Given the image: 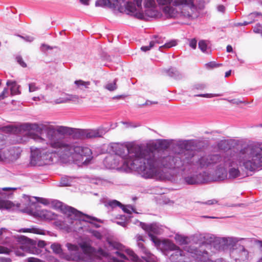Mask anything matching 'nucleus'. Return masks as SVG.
<instances>
[{
    "label": "nucleus",
    "instance_id": "36",
    "mask_svg": "<svg viewBox=\"0 0 262 262\" xmlns=\"http://www.w3.org/2000/svg\"><path fill=\"white\" fill-rule=\"evenodd\" d=\"M150 42H154V47L155 46L156 44H161L163 43L162 39L158 36H155L154 38L152 39V40L150 41Z\"/></svg>",
    "mask_w": 262,
    "mask_h": 262
},
{
    "label": "nucleus",
    "instance_id": "57",
    "mask_svg": "<svg viewBox=\"0 0 262 262\" xmlns=\"http://www.w3.org/2000/svg\"><path fill=\"white\" fill-rule=\"evenodd\" d=\"M217 10L219 11L224 12L225 10V8L223 5H220L217 7Z\"/></svg>",
    "mask_w": 262,
    "mask_h": 262
},
{
    "label": "nucleus",
    "instance_id": "29",
    "mask_svg": "<svg viewBox=\"0 0 262 262\" xmlns=\"http://www.w3.org/2000/svg\"><path fill=\"white\" fill-rule=\"evenodd\" d=\"M117 79H115L113 82H110L105 85V88L110 91H114L117 88Z\"/></svg>",
    "mask_w": 262,
    "mask_h": 262
},
{
    "label": "nucleus",
    "instance_id": "39",
    "mask_svg": "<svg viewBox=\"0 0 262 262\" xmlns=\"http://www.w3.org/2000/svg\"><path fill=\"white\" fill-rule=\"evenodd\" d=\"M121 208H122V210H123V211L124 212L128 213V214H131L132 210H133V208L132 207V206H130V205H127L126 206H124L122 205V207Z\"/></svg>",
    "mask_w": 262,
    "mask_h": 262
},
{
    "label": "nucleus",
    "instance_id": "43",
    "mask_svg": "<svg viewBox=\"0 0 262 262\" xmlns=\"http://www.w3.org/2000/svg\"><path fill=\"white\" fill-rule=\"evenodd\" d=\"M172 0H157L159 5H167L170 4Z\"/></svg>",
    "mask_w": 262,
    "mask_h": 262
},
{
    "label": "nucleus",
    "instance_id": "48",
    "mask_svg": "<svg viewBox=\"0 0 262 262\" xmlns=\"http://www.w3.org/2000/svg\"><path fill=\"white\" fill-rule=\"evenodd\" d=\"M217 202H218L217 200H216L215 199H213V200H208V201L204 203V204H205L206 205H210L216 204V203H217Z\"/></svg>",
    "mask_w": 262,
    "mask_h": 262
},
{
    "label": "nucleus",
    "instance_id": "32",
    "mask_svg": "<svg viewBox=\"0 0 262 262\" xmlns=\"http://www.w3.org/2000/svg\"><path fill=\"white\" fill-rule=\"evenodd\" d=\"M176 239L181 244H187L188 243V237L183 236L181 235H177Z\"/></svg>",
    "mask_w": 262,
    "mask_h": 262
},
{
    "label": "nucleus",
    "instance_id": "37",
    "mask_svg": "<svg viewBox=\"0 0 262 262\" xmlns=\"http://www.w3.org/2000/svg\"><path fill=\"white\" fill-rule=\"evenodd\" d=\"M221 65V64H216L214 61H211L206 63L205 66L207 69H210L220 67Z\"/></svg>",
    "mask_w": 262,
    "mask_h": 262
},
{
    "label": "nucleus",
    "instance_id": "33",
    "mask_svg": "<svg viewBox=\"0 0 262 262\" xmlns=\"http://www.w3.org/2000/svg\"><path fill=\"white\" fill-rule=\"evenodd\" d=\"M222 95L221 94H197L194 95L195 97H205V98H212L213 97H217L220 96Z\"/></svg>",
    "mask_w": 262,
    "mask_h": 262
},
{
    "label": "nucleus",
    "instance_id": "61",
    "mask_svg": "<svg viewBox=\"0 0 262 262\" xmlns=\"http://www.w3.org/2000/svg\"><path fill=\"white\" fill-rule=\"evenodd\" d=\"M80 2L84 5H89L90 0H80Z\"/></svg>",
    "mask_w": 262,
    "mask_h": 262
},
{
    "label": "nucleus",
    "instance_id": "50",
    "mask_svg": "<svg viewBox=\"0 0 262 262\" xmlns=\"http://www.w3.org/2000/svg\"><path fill=\"white\" fill-rule=\"evenodd\" d=\"M116 254L119 257H120L122 259H128L126 256L123 253L119 252V251H116Z\"/></svg>",
    "mask_w": 262,
    "mask_h": 262
},
{
    "label": "nucleus",
    "instance_id": "18",
    "mask_svg": "<svg viewBox=\"0 0 262 262\" xmlns=\"http://www.w3.org/2000/svg\"><path fill=\"white\" fill-rule=\"evenodd\" d=\"M164 244L167 247V248L170 250H174V255L176 256H183V251L181 250L177 246L171 242L169 240H166L164 241Z\"/></svg>",
    "mask_w": 262,
    "mask_h": 262
},
{
    "label": "nucleus",
    "instance_id": "6",
    "mask_svg": "<svg viewBox=\"0 0 262 262\" xmlns=\"http://www.w3.org/2000/svg\"><path fill=\"white\" fill-rule=\"evenodd\" d=\"M163 12L167 18H182L192 20L200 14L194 0H174L172 5L164 7Z\"/></svg>",
    "mask_w": 262,
    "mask_h": 262
},
{
    "label": "nucleus",
    "instance_id": "4",
    "mask_svg": "<svg viewBox=\"0 0 262 262\" xmlns=\"http://www.w3.org/2000/svg\"><path fill=\"white\" fill-rule=\"evenodd\" d=\"M178 146L180 148V152L176 153L174 155L165 156L164 154L160 155V151L157 150V145L156 144L155 149L150 150L147 154L151 156L152 169H158L160 173H156L151 177L144 178L161 179L163 177V167L169 168H179L186 164H192L193 161L192 159L194 157L195 153L193 143L190 141H180L178 143Z\"/></svg>",
    "mask_w": 262,
    "mask_h": 262
},
{
    "label": "nucleus",
    "instance_id": "19",
    "mask_svg": "<svg viewBox=\"0 0 262 262\" xmlns=\"http://www.w3.org/2000/svg\"><path fill=\"white\" fill-rule=\"evenodd\" d=\"M235 252L239 253V258L240 260L243 261H246L248 260L249 257V251L244 246H239V249L237 250Z\"/></svg>",
    "mask_w": 262,
    "mask_h": 262
},
{
    "label": "nucleus",
    "instance_id": "23",
    "mask_svg": "<svg viewBox=\"0 0 262 262\" xmlns=\"http://www.w3.org/2000/svg\"><path fill=\"white\" fill-rule=\"evenodd\" d=\"M74 84L76 85L77 89L84 90V89L89 88V86L90 85V82L84 81L82 80H77L74 81Z\"/></svg>",
    "mask_w": 262,
    "mask_h": 262
},
{
    "label": "nucleus",
    "instance_id": "22",
    "mask_svg": "<svg viewBox=\"0 0 262 262\" xmlns=\"http://www.w3.org/2000/svg\"><path fill=\"white\" fill-rule=\"evenodd\" d=\"M155 144L157 145V150L160 151V155L163 154V150L167 149L170 146L169 142L166 140L160 141L158 144Z\"/></svg>",
    "mask_w": 262,
    "mask_h": 262
},
{
    "label": "nucleus",
    "instance_id": "51",
    "mask_svg": "<svg viewBox=\"0 0 262 262\" xmlns=\"http://www.w3.org/2000/svg\"><path fill=\"white\" fill-rule=\"evenodd\" d=\"M229 101L230 103H232L233 104H239L240 103H243V101H242L238 99H232V100H229Z\"/></svg>",
    "mask_w": 262,
    "mask_h": 262
},
{
    "label": "nucleus",
    "instance_id": "1",
    "mask_svg": "<svg viewBox=\"0 0 262 262\" xmlns=\"http://www.w3.org/2000/svg\"><path fill=\"white\" fill-rule=\"evenodd\" d=\"M27 131V135L36 142L46 144L52 148L49 154L47 151L39 150L31 152V162L37 164L53 162L57 157L63 162H74L79 164L81 161L87 165L92 159V152L88 147L83 146L77 142H69L57 138V134L62 136H72L75 139H85V129L72 128L64 126H54L50 124L26 123L21 126Z\"/></svg>",
    "mask_w": 262,
    "mask_h": 262
},
{
    "label": "nucleus",
    "instance_id": "5",
    "mask_svg": "<svg viewBox=\"0 0 262 262\" xmlns=\"http://www.w3.org/2000/svg\"><path fill=\"white\" fill-rule=\"evenodd\" d=\"M121 0H97L96 6H106L111 8L117 9L120 12L133 15L140 19H147L148 17L158 18L160 13L158 10L155 0H144V10L142 8V0H133L126 3L125 7L121 6Z\"/></svg>",
    "mask_w": 262,
    "mask_h": 262
},
{
    "label": "nucleus",
    "instance_id": "25",
    "mask_svg": "<svg viewBox=\"0 0 262 262\" xmlns=\"http://www.w3.org/2000/svg\"><path fill=\"white\" fill-rule=\"evenodd\" d=\"M206 84L204 83H196L191 86L190 90L193 92L195 91H203L206 89Z\"/></svg>",
    "mask_w": 262,
    "mask_h": 262
},
{
    "label": "nucleus",
    "instance_id": "2",
    "mask_svg": "<svg viewBox=\"0 0 262 262\" xmlns=\"http://www.w3.org/2000/svg\"><path fill=\"white\" fill-rule=\"evenodd\" d=\"M199 163L202 168L216 164V176L220 180L227 178L226 168L229 167V178L235 179L240 176L239 167L243 166L251 171L262 168V143L249 144L238 153L203 157L199 160Z\"/></svg>",
    "mask_w": 262,
    "mask_h": 262
},
{
    "label": "nucleus",
    "instance_id": "47",
    "mask_svg": "<svg viewBox=\"0 0 262 262\" xmlns=\"http://www.w3.org/2000/svg\"><path fill=\"white\" fill-rule=\"evenodd\" d=\"M10 250L6 247L0 246V253H9Z\"/></svg>",
    "mask_w": 262,
    "mask_h": 262
},
{
    "label": "nucleus",
    "instance_id": "9",
    "mask_svg": "<svg viewBox=\"0 0 262 262\" xmlns=\"http://www.w3.org/2000/svg\"><path fill=\"white\" fill-rule=\"evenodd\" d=\"M64 211L65 213L68 214L66 222L70 224H72L73 222L72 221H69V220L76 221L78 219H82L83 221L86 222H90L89 220H92L93 221L97 220L95 217L84 214L80 211H79L75 208L70 206H65Z\"/></svg>",
    "mask_w": 262,
    "mask_h": 262
},
{
    "label": "nucleus",
    "instance_id": "60",
    "mask_svg": "<svg viewBox=\"0 0 262 262\" xmlns=\"http://www.w3.org/2000/svg\"><path fill=\"white\" fill-rule=\"evenodd\" d=\"M98 252L102 256H106L107 255L106 252L103 251L102 249H99Z\"/></svg>",
    "mask_w": 262,
    "mask_h": 262
},
{
    "label": "nucleus",
    "instance_id": "30",
    "mask_svg": "<svg viewBox=\"0 0 262 262\" xmlns=\"http://www.w3.org/2000/svg\"><path fill=\"white\" fill-rule=\"evenodd\" d=\"M126 253L130 258V260L137 262L139 260L138 257L137 255L131 250L127 249L126 250Z\"/></svg>",
    "mask_w": 262,
    "mask_h": 262
},
{
    "label": "nucleus",
    "instance_id": "41",
    "mask_svg": "<svg viewBox=\"0 0 262 262\" xmlns=\"http://www.w3.org/2000/svg\"><path fill=\"white\" fill-rule=\"evenodd\" d=\"M17 62L23 68L27 67V64L24 61L22 57L20 56H17L16 57Z\"/></svg>",
    "mask_w": 262,
    "mask_h": 262
},
{
    "label": "nucleus",
    "instance_id": "44",
    "mask_svg": "<svg viewBox=\"0 0 262 262\" xmlns=\"http://www.w3.org/2000/svg\"><path fill=\"white\" fill-rule=\"evenodd\" d=\"M33 199L36 200V201H38L40 202L42 204H48V201L47 200L45 199H43L39 197H33Z\"/></svg>",
    "mask_w": 262,
    "mask_h": 262
},
{
    "label": "nucleus",
    "instance_id": "34",
    "mask_svg": "<svg viewBox=\"0 0 262 262\" xmlns=\"http://www.w3.org/2000/svg\"><path fill=\"white\" fill-rule=\"evenodd\" d=\"M8 234L9 232L6 228H1L0 229V239L7 238Z\"/></svg>",
    "mask_w": 262,
    "mask_h": 262
},
{
    "label": "nucleus",
    "instance_id": "59",
    "mask_svg": "<svg viewBox=\"0 0 262 262\" xmlns=\"http://www.w3.org/2000/svg\"><path fill=\"white\" fill-rule=\"evenodd\" d=\"M136 238H137V242H144V239H143V237L142 235H137L136 236Z\"/></svg>",
    "mask_w": 262,
    "mask_h": 262
},
{
    "label": "nucleus",
    "instance_id": "35",
    "mask_svg": "<svg viewBox=\"0 0 262 262\" xmlns=\"http://www.w3.org/2000/svg\"><path fill=\"white\" fill-rule=\"evenodd\" d=\"M258 16H262V14L259 12L251 13L248 16V20L254 19L255 21L256 20L255 18Z\"/></svg>",
    "mask_w": 262,
    "mask_h": 262
},
{
    "label": "nucleus",
    "instance_id": "58",
    "mask_svg": "<svg viewBox=\"0 0 262 262\" xmlns=\"http://www.w3.org/2000/svg\"><path fill=\"white\" fill-rule=\"evenodd\" d=\"M45 245H46V243L43 241H40L38 243V246L40 247V248L44 247L45 246Z\"/></svg>",
    "mask_w": 262,
    "mask_h": 262
},
{
    "label": "nucleus",
    "instance_id": "15",
    "mask_svg": "<svg viewBox=\"0 0 262 262\" xmlns=\"http://www.w3.org/2000/svg\"><path fill=\"white\" fill-rule=\"evenodd\" d=\"M104 134V132L101 128L96 129H85V139L101 137Z\"/></svg>",
    "mask_w": 262,
    "mask_h": 262
},
{
    "label": "nucleus",
    "instance_id": "45",
    "mask_svg": "<svg viewBox=\"0 0 262 262\" xmlns=\"http://www.w3.org/2000/svg\"><path fill=\"white\" fill-rule=\"evenodd\" d=\"M254 21H255V20L254 19H252V20H248V21H244V22L243 23H237L236 24V26H246V25H248L250 24H251L252 23H253Z\"/></svg>",
    "mask_w": 262,
    "mask_h": 262
},
{
    "label": "nucleus",
    "instance_id": "10",
    "mask_svg": "<svg viewBox=\"0 0 262 262\" xmlns=\"http://www.w3.org/2000/svg\"><path fill=\"white\" fill-rule=\"evenodd\" d=\"M142 227L148 233L149 236L150 237L151 240L155 245H158L160 244V242L159 239L154 235V234H160V229L156 224L147 225L143 224Z\"/></svg>",
    "mask_w": 262,
    "mask_h": 262
},
{
    "label": "nucleus",
    "instance_id": "52",
    "mask_svg": "<svg viewBox=\"0 0 262 262\" xmlns=\"http://www.w3.org/2000/svg\"><path fill=\"white\" fill-rule=\"evenodd\" d=\"M11 260L10 258L0 257V262H11Z\"/></svg>",
    "mask_w": 262,
    "mask_h": 262
},
{
    "label": "nucleus",
    "instance_id": "40",
    "mask_svg": "<svg viewBox=\"0 0 262 262\" xmlns=\"http://www.w3.org/2000/svg\"><path fill=\"white\" fill-rule=\"evenodd\" d=\"M152 48H154V42L150 41L149 46H142L141 50L143 52H146L149 51Z\"/></svg>",
    "mask_w": 262,
    "mask_h": 262
},
{
    "label": "nucleus",
    "instance_id": "24",
    "mask_svg": "<svg viewBox=\"0 0 262 262\" xmlns=\"http://www.w3.org/2000/svg\"><path fill=\"white\" fill-rule=\"evenodd\" d=\"M177 45L176 40H171L170 41L166 42L164 45L159 47V50L161 52L163 51V49H169L172 47H174Z\"/></svg>",
    "mask_w": 262,
    "mask_h": 262
},
{
    "label": "nucleus",
    "instance_id": "3",
    "mask_svg": "<svg viewBox=\"0 0 262 262\" xmlns=\"http://www.w3.org/2000/svg\"><path fill=\"white\" fill-rule=\"evenodd\" d=\"M155 148L156 145L142 147L134 143H128L118 146L116 154L122 158L123 165L127 168L138 171L143 177H149L160 173L158 169H152L151 156L147 155Z\"/></svg>",
    "mask_w": 262,
    "mask_h": 262
},
{
    "label": "nucleus",
    "instance_id": "13",
    "mask_svg": "<svg viewBox=\"0 0 262 262\" xmlns=\"http://www.w3.org/2000/svg\"><path fill=\"white\" fill-rule=\"evenodd\" d=\"M20 250H17L15 251L16 255L18 256H23L25 255L24 252H28L29 253L33 254H39L41 252V250L36 247L28 248L26 246L19 245Z\"/></svg>",
    "mask_w": 262,
    "mask_h": 262
},
{
    "label": "nucleus",
    "instance_id": "31",
    "mask_svg": "<svg viewBox=\"0 0 262 262\" xmlns=\"http://www.w3.org/2000/svg\"><path fill=\"white\" fill-rule=\"evenodd\" d=\"M199 48L203 52H205L207 49L206 41L204 40H200L199 42Z\"/></svg>",
    "mask_w": 262,
    "mask_h": 262
},
{
    "label": "nucleus",
    "instance_id": "53",
    "mask_svg": "<svg viewBox=\"0 0 262 262\" xmlns=\"http://www.w3.org/2000/svg\"><path fill=\"white\" fill-rule=\"evenodd\" d=\"M52 49V47H51L47 45H45V44L42 45V46L41 47V49L43 51L48 50V49Z\"/></svg>",
    "mask_w": 262,
    "mask_h": 262
},
{
    "label": "nucleus",
    "instance_id": "64",
    "mask_svg": "<svg viewBox=\"0 0 262 262\" xmlns=\"http://www.w3.org/2000/svg\"><path fill=\"white\" fill-rule=\"evenodd\" d=\"M61 184L62 186H67L68 185V183L66 182V181H64L63 180L61 182Z\"/></svg>",
    "mask_w": 262,
    "mask_h": 262
},
{
    "label": "nucleus",
    "instance_id": "55",
    "mask_svg": "<svg viewBox=\"0 0 262 262\" xmlns=\"http://www.w3.org/2000/svg\"><path fill=\"white\" fill-rule=\"evenodd\" d=\"M17 189L15 187H4L2 188L3 191H14Z\"/></svg>",
    "mask_w": 262,
    "mask_h": 262
},
{
    "label": "nucleus",
    "instance_id": "11",
    "mask_svg": "<svg viewBox=\"0 0 262 262\" xmlns=\"http://www.w3.org/2000/svg\"><path fill=\"white\" fill-rule=\"evenodd\" d=\"M80 97L77 95H72L69 94H64V97H60L55 100V103L56 104L67 103L70 101L74 103H79L81 101Z\"/></svg>",
    "mask_w": 262,
    "mask_h": 262
},
{
    "label": "nucleus",
    "instance_id": "8",
    "mask_svg": "<svg viewBox=\"0 0 262 262\" xmlns=\"http://www.w3.org/2000/svg\"><path fill=\"white\" fill-rule=\"evenodd\" d=\"M23 198L25 202V203L23 204V206H21V204L20 203H17L15 205L10 201L0 200V209H8L16 206L17 208H21L20 209L21 212H26L28 214H32L33 213L32 207L35 205L37 201H36L33 198L31 199L29 196L26 195H24Z\"/></svg>",
    "mask_w": 262,
    "mask_h": 262
},
{
    "label": "nucleus",
    "instance_id": "12",
    "mask_svg": "<svg viewBox=\"0 0 262 262\" xmlns=\"http://www.w3.org/2000/svg\"><path fill=\"white\" fill-rule=\"evenodd\" d=\"M137 245L140 251L143 254L142 257L146 262H156L155 256L146 248L143 242H137Z\"/></svg>",
    "mask_w": 262,
    "mask_h": 262
},
{
    "label": "nucleus",
    "instance_id": "42",
    "mask_svg": "<svg viewBox=\"0 0 262 262\" xmlns=\"http://www.w3.org/2000/svg\"><path fill=\"white\" fill-rule=\"evenodd\" d=\"M39 89V88L36 85L35 83H31L29 84V91L30 92L36 91Z\"/></svg>",
    "mask_w": 262,
    "mask_h": 262
},
{
    "label": "nucleus",
    "instance_id": "28",
    "mask_svg": "<svg viewBox=\"0 0 262 262\" xmlns=\"http://www.w3.org/2000/svg\"><path fill=\"white\" fill-rule=\"evenodd\" d=\"M105 206L107 207H110L112 208H114L117 206L122 207V204L120 202L114 200L106 202Z\"/></svg>",
    "mask_w": 262,
    "mask_h": 262
},
{
    "label": "nucleus",
    "instance_id": "26",
    "mask_svg": "<svg viewBox=\"0 0 262 262\" xmlns=\"http://www.w3.org/2000/svg\"><path fill=\"white\" fill-rule=\"evenodd\" d=\"M21 230L24 232H31L38 234H45V231L37 228H25Z\"/></svg>",
    "mask_w": 262,
    "mask_h": 262
},
{
    "label": "nucleus",
    "instance_id": "20",
    "mask_svg": "<svg viewBox=\"0 0 262 262\" xmlns=\"http://www.w3.org/2000/svg\"><path fill=\"white\" fill-rule=\"evenodd\" d=\"M7 85L10 87L12 95H17L20 93L19 90V86L17 85L15 81H8L7 82Z\"/></svg>",
    "mask_w": 262,
    "mask_h": 262
},
{
    "label": "nucleus",
    "instance_id": "63",
    "mask_svg": "<svg viewBox=\"0 0 262 262\" xmlns=\"http://www.w3.org/2000/svg\"><path fill=\"white\" fill-rule=\"evenodd\" d=\"M231 70H229V71L226 72L225 73V77H227L231 75Z\"/></svg>",
    "mask_w": 262,
    "mask_h": 262
},
{
    "label": "nucleus",
    "instance_id": "27",
    "mask_svg": "<svg viewBox=\"0 0 262 262\" xmlns=\"http://www.w3.org/2000/svg\"><path fill=\"white\" fill-rule=\"evenodd\" d=\"M218 147L221 150H226L230 148L229 142L227 140H222L218 143Z\"/></svg>",
    "mask_w": 262,
    "mask_h": 262
},
{
    "label": "nucleus",
    "instance_id": "54",
    "mask_svg": "<svg viewBox=\"0 0 262 262\" xmlns=\"http://www.w3.org/2000/svg\"><path fill=\"white\" fill-rule=\"evenodd\" d=\"M28 262H40L39 260L34 257H29L27 259Z\"/></svg>",
    "mask_w": 262,
    "mask_h": 262
},
{
    "label": "nucleus",
    "instance_id": "14",
    "mask_svg": "<svg viewBox=\"0 0 262 262\" xmlns=\"http://www.w3.org/2000/svg\"><path fill=\"white\" fill-rule=\"evenodd\" d=\"M185 182L188 185H194L202 183L204 182L203 176L201 174H193L186 177Z\"/></svg>",
    "mask_w": 262,
    "mask_h": 262
},
{
    "label": "nucleus",
    "instance_id": "46",
    "mask_svg": "<svg viewBox=\"0 0 262 262\" xmlns=\"http://www.w3.org/2000/svg\"><path fill=\"white\" fill-rule=\"evenodd\" d=\"M19 36L24 39H25L26 41L28 42H32L34 40V37L30 36H27L26 37H24L20 35H19Z\"/></svg>",
    "mask_w": 262,
    "mask_h": 262
},
{
    "label": "nucleus",
    "instance_id": "7",
    "mask_svg": "<svg viewBox=\"0 0 262 262\" xmlns=\"http://www.w3.org/2000/svg\"><path fill=\"white\" fill-rule=\"evenodd\" d=\"M66 246L70 251L69 254L62 253L59 244L54 243L51 245V248L54 253L60 254L62 258L68 261H85L86 257L89 256L93 251L92 248L86 244H81L80 247L70 243L67 244Z\"/></svg>",
    "mask_w": 262,
    "mask_h": 262
},
{
    "label": "nucleus",
    "instance_id": "17",
    "mask_svg": "<svg viewBox=\"0 0 262 262\" xmlns=\"http://www.w3.org/2000/svg\"><path fill=\"white\" fill-rule=\"evenodd\" d=\"M35 213L37 216L43 220H52L55 218V214L47 210H38Z\"/></svg>",
    "mask_w": 262,
    "mask_h": 262
},
{
    "label": "nucleus",
    "instance_id": "16",
    "mask_svg": "<svg viewBox=\"0 0 262 262\" xmlns=\"http://www.w3.org/2000/svg\"><path fill=\"white\" fill-rule=\"evenodd\" d=\"M242 240H248L250 241L249 238H243L238 237H227L223 238L220 242L221 244L223 245H226L227 246H234L237 243Z\"/></svg>",
    "mask_w": 262,
    "mask_h": 262
},
{
    "label": "nucleus",
    "instance_id": "38",
    "mask_svg": "<svg viewBox=\"0 0 262 262\" xmlns=\"http://www.w3.org/2000/svg\"><path fill=\"white\" fill-rule=\"evenodd\" d=\"M189 45L193 49H195L196 48L197 40L195 38L189 39Z\"/></svg>",
    "mask_w": 262,
    "mask_h": 262
},
{
    "label": "nucleus",
    "instance_id": "21",
    "mask_svg": "<svg viewBox=\"0 0 262 262\" xmlns=\"http://www.w3.org/2000/svg\"><path fill=\"white\" fill-rule=\"evenodd\" d=\"M167 74L176 79H180L182 78V75L174 68H170L167 71Z\"/></svg>",
    "mask_w": 262,
    "mask_h": 262
},
{
    "label": "nucleus",
    "instance_id": "49",
    "mask_svg": "<svg viewBox=\"0 0 262 262\" xmlns=\"http://www.w3.org/2000/svg\"><path fill=\"white\" fill-rule=\"evenodd\" d=\"M7 93L8 90L6 89H4L0 95V100L3 99L6 96V94Z\"/></svg>",
    "mask_w": 262,
    "mask_h": 262
},
{
    "label": "nucleus",
    "instance_id": "62",
    "mask_svg": "<svg viewBox=\"0 0 262 262\" xmlns=\"http://www.w3.org/2000/svg\"><path fill=\"white\" fill-rule=\"evenodd\" d=\"M227 51L228 52H231L232 51V47L230 45H228L227 47Z\"/></svg>",
    "mask_w": 262,
    "mask_h": 262
},
{
    "label": "nucleus",
    "instance_id": "56",
    "mask_svg": "<svg viewBox=\"0 0 262 262\" xmlns=\"http://www.w3.org/2000/svg\"><path fill=\"white\" fill-rule=\"evenodd\" d=\"M6 159V156L2 152V151L0 150V161L4 162L5 161Z\"/></svg>",
    "mask_w": 262,
    "mask_h": 262
}]
</instances>
